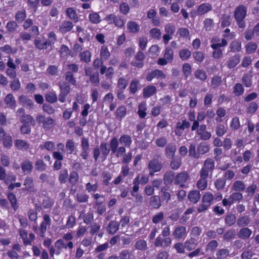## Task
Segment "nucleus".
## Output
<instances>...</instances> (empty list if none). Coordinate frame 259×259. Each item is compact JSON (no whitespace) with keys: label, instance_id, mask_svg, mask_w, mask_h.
Segmentation results:
<instances>
[{"label":"nucleus","instance_id":"f257e3e1","mask_svg":"<svg viewBox=\"0 0 259 259\" xmlns=\"http://www.w3.org/2000/svg\"><path fill=\"white\" fill-rule=\"evenodd\" d=\"M214 161L210 158H207L204 162L203 166L199 171V179L197 182V187L200 190H205L207 186V178L209 174L211 175L214 169Z\"/></svg>","mask_w":259,"mask_h":259},{"label":"nucleus","instance_id":"f03ea898","mask_svg":"<svg viewBox=\"0 0 259 259\" xmlns=\"http://www.w3.org/2000/svg\"><path fill=\"white\" fill-rule=\"evenodd\" d=\"M247 15V7L243 5L238 6L234 11V16L237 25L239 28H244L246 26L244 20Z\"/></svg>","mask_w":259,"mask_h":259},{"label":"nucleus","instance_id":"7ed1b4c3","mask_svg":"<svg viewBox=\"0 0 259 259\" xmlns=\"http://www.w3.org/2000/svg\"><path fill=\"white\" fill-rule=\"evenodd\" d=\"M67 71L65 73L64 77L65 82L73 85H76V80L74 73L78 71L79 67L75 63L68 64L67 65Z\"/></svg>","mask_w":259,"mask_h":259},{"label":"nucleus","instance_id":"20e7f679","mask_svg":"<svg viewBox=\"0 0 259 259\" xmlns=\"http://www.w3.org/2000/svg\"><path fill=\"white\" fill-rule=\"evenodd\" d=\"M51 225V219L50 215L48 214H45L43 215V221L40 223L38 228L36 226H33V230L39 237L44 238L48 227H50Z\"/></svg>","mask_w":259,"mask_h":259},{"label":"nucleus","instance_id":"39448f33","mask_svg":"<svg viewBox=\"0 0 259 259\" xmlns=\"http://www.w3.org/2000/svg\"><path fill=\"white\" fill-rule=\"evenodd\" d=\"M213 199L214 196L210 192L207 191L204 193L201 199V203L198 207V212L201 213L207 210L213 203Z\"/></svg>","mask_w":259,"mask_h":259},{"label":"nucleus","instance_id":"423d86ee","mask_svg":"<svg viewBox=\"0 0 259 259\" xmlns=\"http://www.w3.org/2000/svg\"><path fill=\"white\" fill-rule=\"evenodd\" d=\"M36 121L45 131H49L55 125V120L50 116L39 114L36 117Z\"/></svg>","mask_w":259,"mask_h":259},{"label":"nucleus","instance_id":"0eeeda50","mask_svg":"<svg viewBox=\"0 0 259 259\" xmlns=\"http://www.w3.org/2000/svg\"><path fill=\"white\" fill-rule=\"evenodd\" d=\"M60 93L58 96V100L61 103H64L66 101L67 96L70 92V87L68 82L65 81H59L58 83Z\"/></svg>","mask_w":259,"mask_h":259},{"label":"nucleus","instance_id":"6e6552de","mask_svg":"<svg viewBox=\"0 0 259 259\" xmlns=\"http://www.w3.org/2000/svg\"><path fill=\"white\" fill-rule=\"evenodd\" d=\"M149 180V176L143 175L141 177L140 175L138 174L133 180L134 186L133 187L132 190L131 192V195L134 196V194L138 192L140 189L139 185L140 184L142 185H146L148 183Z\"/></svg>","mask_w":259,"mask_h":259},{"label":"nucleus","instance_id":"1a4fd4ad","mask_svg":"<svg viewBox=\"0 0 259 259\" xmlns=\"http://www.w3.org/2000/svg\"><path fill=\"white\" fill-rule=\"evenodd\" d=\"M227 44V40L225 38H223L221 42L213 43L211 45L210 47L213 50L212 56L214 59L218 60L222 57L223 51L220 48L225 47Z\"/></svg>","mask_w":259,"mask_h":259},{"label":"nucleus","instance_id":"9d476101","mask_svg":"<svg viewBox=\"0 0 259 259\" xmlns=\"http://www.w3.org/2000/svg\"><path fill=\"white\" fill-rule=\"evenodd\" d=\"M162 168V165L157 158H153L149 162L148 168L149 170V176L152 177L154 174L160 171Z\"/></svg>","mask_w":259,"mask_h":259},{"label":"nucleus","instance_id":"9b49d317","mask_svg":"<svg viewBox=\"0 0 259 259\" xmlns=\"http://www.w3.org/2000/svg\"><path fill=\"white\" fill-rule=\"evenodd\" d=\"M146 56L142 51H138L135 56L134 59L131 61V65L138 68H142L144 65V61Z\"/></svg>","mask_w":259,"mask_h":259},{"label":"nucleus","instance_id":"f8f14e48","mask_svg":"<svg viewBox=\"0 0 259 259\" xmlns=\"http://www.w3.org/2000/svg\"><path fill=\"white\" fill-rule=\"evenodd\" d=\"M165 77L166 75L162 70L156 69L149 71L146 74L145 79L148 81H151L154 78L160 80L165 79Z\"/></svg>","mask_w":259,"mask_h":259},{"label":"nucleus","instance_id":"ddd939ff","mask_svg":"<svg viewBox=\"0 0 259 259\" xmlns=\"http://www.w3.org/2000/svg\"><path fill=\"white\" fill-rule=\"evenodd\" d=\"M190 123L186 119L182 120V121H178L175 127L174 133L176 136L181 137L184 133V131L189 128Z\"/></svg>","mask_w":259,"mask_h":259},{"label":"nucleus","instance_id":"4468645a","mask_svg":"<svg viewBox=\"0 0 259 259\" xmlns=\"http://www.w3.org/2000/svg\"><path fill=\"white\" fill-rule=\"evenodd\" d=\"M189 179V175L187 171H182L178 173L175 177L174 184L179 185L181 188L185 186V183Z\"/></svg>","mask_w":259,"mask_h":259},{"label":"nucleus","instance_id":"2eb2a0df","mask_svg":"<svg viewBox=\"0 0 259 259\" xmlns=\"http://www.w3.org/2000/svg\"><path fill=\"white\" fill-rule=\"evenodd\" d=\"M171 241V239L170 237H163L161 236V235H159L155 239L154 244L155 247L166 248L170 246Z\"/></svg>","mask_w":259,"mask_h":259},{"label":"nucleus","instance_id":"dca6fc26","mask_svg":"<svg viewBox=\"0 0 259 259\" xmlns=\"http://www.w3.org/2000/svg\"><path fill=\"white\" fill-rule=\"evenodd\" d=\"M53 158L55 161L53 165V170L55 171L59 170L62 167V161L64 159L62 154L59 151H54L52 153Z\"/></svg>","mask_w":259,"mask_h":259},{"label":"nucleus","instance_id":"f3484780","mask_svg":"<svg viewBox=\"0 0 259 259\" xmlns=\"http://www.w3.org/2000/svg\"><path fill=\"white\" fill-rule=\"evenodd\" d=\"M187 235L186 227L183 226L176 227L172 232V236L178 240L184 239Z\"/></svg>","mask_w":259,"mask_h":259},{"label":"nucleus","instance_id":"a211bd4d","mask_svg":"<svg viewBox=\"0 0 259 259\" xmlns=\"http://www.w3.org/2000/svg\"><path fill=\"white\" fill-rule=\"evenodd\" d=\"M81 152L80 154L81 158L83 160H87L89 155L90 145L89 141L87 139L83 138L81 142Z\"/></svg>","mask_w":259,"mask_h":259},{"label":"nucleus","instance_id":"6ab92c4d","mask_svg":"<svg viewBox=\"0 0 259 259\" xmlns=\"http://www.w3.org/2000/svg\"><path fill=\"white\" fill-rule=\"evenodd\" d=\"M20 166L22 171L25 175L31 173L33 170V163L29 159H25L21 162Z\"/></svg>","mask_w":259,"mask_h":259},{"label":"nucleus","instance_id":"aec40b11","mask_svg":"<svg viewBox=\"0 0 259 259\" xmlns=\"http://www.w3.org/2000/svg\"><path fill=\"white\" fill-rule=\"evenodd\" d=\"M169 188L168 186H163L159 191L161 201L166 203L170 200L171 197V194L168 192Z\"/></svg>","mask_w":259,"mask_h":259},{"label":"nucleus","instance_id":"412c9836","mask_svg":"<svg viewBox=\"0 0 259 259\" xmlns=\"http://www.w3.org/2000/svg\"><path fill=\"white\" fill-rule=\"evenodd\" d=\"M197 134L202 140H208L211 138V133L206 131V125L201 124L197 131Z\"/></svg>","mask_w":259,"mask_h":259},{"label":"nucleus","instance_id":"4be33fe9","mask_svg":"<svg viewBox=\"0 0 259 259\" xmlns=\"http://www.w3.org/2000/svg\"><path fill=\"white\" fill-rule=\"evenodd\" d=\"M156 91V88L154 85H148L143 90V97L145 99L149 98L153 96Z\"/></svg>","mask_w":259,"mask_h":259},{"label":"nucleus","instance_id":"5701e85b","mask_svg":"<svg viewBox=\"0 0 259 259\" xmlns=\"http://www.w3.org/2000/svg\"><path fill=\"white\" fill-rule=\"evenodd\" d=\"M212 9L211 5L207 3H204L199 5L197 8V14L199 16H202L210 11Z\"/></svg>","mask_w":259,"mask_h":259},{"label":"nucleus","instance_id":"b1692460","mask_svg":"<svg viewBox=\"0 0 259 259\" xmlns=\"http://www.w3.org/2000/svg\"><path fill=\"white\" fill-rule=\"evenodd\" d=\"M25 187L22 189L24 191L34 192V182L33 179L29 176L26 177L24 181Z\"/></svg>","mask_w":259,"mask_h":259},{"label":"nucleus","instance_id":"393cba45","mask_svg":"<svg viewBox=\"0 0 259 259\" xmlns=\"http://www.w3.org/2000/svg\"><path fill=\"white\" fill-rule=\"evenodd\" d=\"M201 194L199 190H193L190 191L188 195L189 200L193 204H196L200 200Z\"/></svg>","mask_w":259,"mask_h":259},{"label":"nucleus","instance_id":"a878e982","mask_svg":"<svg viewBox=\"0 0 259 259\" xmlns=\"http://www.w3.org/2000/svg\"><path fill=\"white\" fill-rule=\"evenodd\" d=\"M161 200L160 196L153 195L149 199V205L154 209H158L161 206Z\"/></svg>","mask_w":259,"mask_h":259},{"label":"nucleus","instance_id":"bb28decb","mask_svg":"<svg viewBox=\"0 0 259 259\" xmlns=\"http://www.w3.org/2000/svg\"><path fill=\"white\" fill-rule=\"evenodd\" d=\"M184 244L186 249L188 251H191L196 247L198 243L197 239L194 237H191L186 240Z\"/></svg>","mask_w":259,"mask_h":259},{"label":"nucleus","instance_id":"cd10ccee","mask_svg":"<svg viewBox=\"0 0 259 259\" xmlns=\"http://www.w3.org/2000/svg\"><path fill=\"white\" fill-rule=\"evenodd\" d=\"M73 27V23L69 21H64L59 26V30L62 34L69 32Z\"/></svg>","mask_w":259,"mask_h":259},{"label":"nucleus","instance_id":"c85d7f7f","mask_svg":"<svg viewBox=\"0 0 259 259\" xmlns=\"http://www.w3.org/2000/svg\"><path fill=\"white\" fill-rule=\"evenodd\" d=\"M119 224L116 221H110L107 227V232L111 235L115 234L119 230Z\"/></svg>","mask_w":259,"mask_h":259},{"label":"nucleus","instance_id":"c756f323","mask_svg":"<svg viewBox=\"0 0 259 259\" xmlns=\"http://www.w3.org/2000/svg\"><path fill=\"white\" fill-rule=\"evenodd\" d=\"M7 196L11 205L12 208L14 210L16 211L19 207L16 195L13 192H9L7 193Z\"/></svg>","mask_w":259,"mask_h":259},{"label":"nucleus","instance_id":"7c9ffc66","mask_svg":"<svg viewBox=\"0 0 259 259\" xmlns=\"http://www.w3.org/2000/svg\"><path fill=\"white\" fill-rule=\"evenodd\" d=\"M82 217L83 222L88 225L91 224L94 220L93 211L90 210L87 213H84V211L82 210L80 212L79 217Z\"/></svg>","mask_w":259,"mask_h":259},{"label":"nucleus","instance_id":"2f4dec72","mask_svg":"<svg viewBox=\"0 0 259 259\" xmlns=\"http://www.w3.org/2000/svg\"><path fill=\"white\" fill-rule=\"evenodd\" d=\"M251 234V230L247 227H243L239 231L237 235L239 238L246 240L248 239Z\"/></svg>","mask_w":259,"mask_h":259},{"label":"nucleus","instance_id":"473e14b6","mask_svg":"<svg viewBox=\"0 0 259 259\" xmlns=\"http://www.w3.org/2000/svg\"><path fill=\"white\" fill-rule=\"evenodd\" d=\"M240 61V56L239 54H235L231 57L227 62V67L229 69L235 67Z\"/></svg>","mask_w":259,"mask_h":259},{"label":"nucleus","instance_id":"72a5a7b5","mask_svg":"<svg viewBox=\"0 0 259 259\" xmlns=\"http://www.w3.org/2000/svg\"><path fill=\"white\" fill-rule=\"evenodd\" d=\"M175 177L174 172L172 171H166L163 176L164 186H168V185H170L173 182H174Z\"/></svg>","mask_w":259,"mask_h":259},{"label":"nucleus","instance_id":"f704fd0d","mask_svg":"<svg viewBox=\"0 0 259 259\" xmlns=\"http://www.w3.org/2000/svg\"><path fill=\"white\" fill-rule=\"evenodd\" d=\"M66 15L68 18L74 22H77L78 21V15L75 10L72 7H69L66 9Z\"/></svg>","mask_w":259,"mask_h":259},{"label":"nucleus","instance_id":"c9c22d12","mask_svg":"<svg viewBox=\"0 0 259 259\" xmlns=\"http://www.w3.org/2000/svg\"><path fill=\"white\" fill-rule=\"evenodd\" d=\"M209 145L206 142L200 143L197 147V151L199 153V158L200 155H204L208 153L209 151Z\"/></svg>","mask_w":259,"mask_h":259},{"label":"nucleus","instance_id":"e433bc0d","mask_svg":"<svg viewBox=\"0 0 259 259\" xmlns=\"http://www.w3.org/2000/svg\"><path fill=\"white\" fill-rule=\"evenodd\" d=\"M119 142L121 145H124L125 147L130 148L133 141L132 137L129 135L123 134L120 137Z\"/></svg>","mask_w":259,"mask_h":259},{"label":"nucleus","instance_id":"4c0bfd02","mask_svg":"<svg viewBox=\"0 0 259 259\" xmlns=\"http://www.w3.org/2000/svg\"><path fill=\"white\" fill-rule=\"evenodd\" d=\"M14 144L15 147L20 150L27 151L29 148V144L24 140L17 139Z\"/></svg>","mask_w":259,"mask_h":259},{"label":"nucleus","instance_id":"58836bf2","mask_svg":"<svg viewBox=\"0 0 259 259\" xmlns=\"http://www.w3.org/2000/svg\"><path fill=\"white\" fill-rule=\"evenodd\" d=\"M100 147L102 154L101 158H102V161H104L109 155L111 150L110 147H108V144L105 142H102Z\"/></svg>","mask_w":259,"mask_h":259},{"label":"nucleus","instance_id":"ea45409f","mask_svg":"<svg viewBox=\"0 0 259 259\" xmlns=\"http://www.w3.org/2000/svg\"><path fill=\"white\" fill-rule=\"evenodd\" d=\"M182 165V158L179 155L173 156L170 161V167L172 169H178Z\"/></svg>","mask_w":259,"mask_h":259},{"label":"nucleus","instance_id":"a19ab883","mask_svg":"<svg viewBox=\"0 0 259 259\" xmlns=\"http://www.w3.org/2000/svg\"><path fill=\"white\" fill-rule=\"evenodd\" d=\"M52 240L50 238L47 237L45 238L43 241V245L49 250V253L52 257H53L55 254V249L52 245Z\"/></svg>","mask_w":259,"mask_h":259},{"label":"nucleus","instance_id":"79ce46f5","mask_svg":"<svg viewBox=\"0 0 259 259\" xmlns=\"http://www.w3.org/2000/svg\"><path fill=\"white\" fill-rule=\"evenodd\" d=\"M20 121L22 124L34 126L35 122L34 119L30 115L26 114L21 116Z\"/></svg>","mask_w":259,"mask_h":259},{"label":"nucleus","instance_id":"37998d69","mask_svg":"<svg viewBox=\"0 0 259 259\" xmlns=\"http://www.w3.org/2000/svg\"><path fill=\"white\" fill-rule=\"evenodd\" d=\"M114 70L112 67L107 68L105 66H102L100 68V73L102 75L106 73L105 76L107 78H112L114 74Z\"/></svg>","mask_w":259,"mask_h":259},{"label":"nucleus","instance_id":"c03bdc74","mask_svg":"<svg viewBox=\"0 0 259 259\" xmlns=\"http://www.w3.org/2000/svg\"><path fill=\"white\" fill-rule=\"evenodd\" d=\"M126 115V108L124 105L119 106L116 109L115 115L117 119L121 120Z\"/></svg>","mask_w":259,"mask_h":259},{"label":"nucleus","instance_id":"a18cd8bd","mask_svg":"<svg viewBox=\"0 0 259 259\" xmlns=\"http://www.w3.org/2000/svg\"><path fill=\"white\" fill-rule=\"evenodd\" d=\"M111 56L107 46H102L100 50V57L102 61H107Z\"/></svg>","mask_w":259,"mask_h":259},{"label":"nucleus","instance_id":"49530a36","mask_svg":"<svg viewBox=\"0 0 259 259\" xmlns=\"http://www.w3.org/2000/svg\"><path fill=\"white\" fill-rule=\"evenodd\" d=\"M177 147L174 143H169L166 146L165 148V154L167 157L175 156Z\"/></svg>","mask_w":259,"mask_h":259},{"label":"nucleus","instance_id":"de8ad7c7","mask_svg":"<svg viewBox=\"0 0 259 259\" xmlns=\"http://www.w3.org/2000/svg\"><path fill=\"white\" fill-rule=\"evenodd\" d=\"M236 222V217L233 213L227 214L225 217V223L226 226L231 227L235 224Z\"/></svg>","mask_w":259,"mask_h":259},{"label":"nucleus","instance_id":"09e8293b","mask_svg":"<svg viewBox=\"0 0 259 259\" xmlns=\"http://www.w3.org/2000/svg\"><path fill=\"white\" fill-rule=\"evenodd\" d=\"M246 186L244 182L241 180H237L234 182L232 186V189L235 192H243L245 189Z\"/></svg>","mask_w":259,"mask_h":259},{"label":"nucleus","instance_id":"8fccbe9b","mask_svg":"<svg viewBox=\"0 0 259 259\" xmlns=\"http://www.w3.org/2000/svg\"><path fill=\"white\" fill-rule=\"evenodd\" d=\"M140 85V81L137 78H134L132 80L128 90L131 94L134 95L138 90Z\"/></svg>","mask_w":259,"mask_h":259},{"label":"nucleus","instance_id":"3c124183","mask_svg":"<svg viewBox=\"0 0 259 259\" xmlns=\"http://www.w3.org/2000/svg\"><path fill=\"white\" fill-rule=\"evenodd\" d=\"M195 77L201 81H205L207 78L206 72L203 69H196L194 73Z\"/></svg>","mask_w":259,"mask_h":259},{"label":"nucleus","instance_id":"603ef678","mask_svg":"<svg viewBox=\"0 0 259 259\" xmlns=\"http://www.w3.org/2000/svg\"><path fill=\"white\" fill-rule=\"evenodd\" d=\"M80 60L81 62L88 63L91 60V53L89 50L83 51L79 54Z\"/></svg>","mask_w":259,"mask_h":259},{"label":"nucleus","instance_id":"864d4df0","mask_svg":"<svg viewBox=\"0 0 259 259\" xmlns=\"http://www.w3.org/2000/svg\"><path fill=\"white\" fill-rule=\"evenodd\" d=\"M127 28L130 32L136 33L140 31V27L136 22L130 21L127 24Z\"/></svg>","mask_w":259,"mask_h":259},{"label":"nucleus","instance_id":"5fc2aeb1","mask_svg":"<svg viewBox=\"0 0 259 259\" xmlns=\"http://www.w3.org/2000/svg\"><path fill=\"white\" fill-rule=\"evenodd\" d=\"M19 101L23 106H26L30 108L33 106V102L32 100L25 95H21L19 97Z\"/></svg>","mask_w":259,"mask_h":259},{"label":"nucleus","instance_id":"6e6d98bb","mask_svg":"<svg viewBox=\"0 0 259 259\" xmlns=\"http://www.w3.org/2000/svg\"><path fill=\"white\" fill-rule=\"evenodd\" d=\"M119 141L115 137L110 139L109 143V147L111 151V154H114L117 151L119 146Z\"/></svg>","mask_w":259,"mask_h":259},{"label":"nucleus","instance_id":"4d7b16f0","mask_svg":"<svg viewBox=\"0 0 259 259\" xmlns=\"http://www.w3.org/2000/svg\"><path fill=\"white\" fill-rule=\"evenodd\" d=\"M229 48L230 52H238L241 51L242 48L241 42L238 40H234L230 44Z\"/></svg>","mask_w":259,"mask_h":259},{"label":"nucleus","instance_id":"13d9d810","mask_svg":"<svg viewBox=\"0 0 259 259\" xmlns=\"http://www.w3.org/2000/svg\"><path fill=\"white\" fill-rule=\"evenodd\" d=\"M5 102L8 107L14 108L16 106V103L15 98L12 94H8L5 99Z\"/></svg>","mask_w":259,"mask_h":259},{"label":"nucleus","instance_id":"bf43d9fd","mask_svg":"<svg viewBox=\"0 0 259 259\" xmlns=\"http://www.w3.org/2000/svg\"><path fill=\"white\" fill-rule=\"evenodd\" d=\"M79 180L78 174L75 171L70 172L68 182L71 185L72 187L75 186L78 183Z\"/></svg>","mask_w":259,"mask_h":259},{"label":"nucleus","instance_id":"052dcab7","mask_svg":"<svg viewBox=\"0 0 259 259\" xmlns=\"http://www.w3.org/2000/svg\"><path fill=\"white\" fill-rule=\"evenodd\" d=\"M89 20L91 23L94 24L100 23L102 20L98 12H93L89 15Z\"/></svg>","mask_w":259,"mask_h":259},{"label":"nucleus","instance_id":"680f3d73","mask_svg":"<svg viewBox=\"0 0 259 259\" xmlns=\"http://www.w3.org/2000/svg\"><path fill=\"white\" fill-rule=\"evenodd\" d=\"M0 51L8 55H14L17 53V49L16 48H12L9 45H5L0 47Z\"/></svg>","mask_w":259,"mask_h":259},{"label":"nucleus","instance_id":"e2e57ef3","mask_svg":"<svg viewBox=\"0 0 259 259\" xmlns=\"http://www.w3.org/2000/svg\"><path fill=\"white\" fill-rule=\"evenodd\" d=\"M252 76L248 73L243 74L241 81L245 87L250 88L252 85Z\"/></svg>","mask_w":259,"mask_h":259},{"label":"nucleus","instance_id":"0e129e2a","mask_svg":"<svg viewBox=\"0 0 259 259\" xmlns=\"http://www.w3.org/2000/svg\"><path fill=\"white\" fill-rule=\"evenodd\" d=\"M26 18V13L25 10H19L15 14V18L16 21L19 23L23 22Z\"/></svg>","mask_w":259,"mask_h":259},{"label":"nucleus","instance_id":"69168bd1","mask_svg":"<svg viewBox=\"0 0 259 259\" xmlns=\"http://www.w3.org/2000/svg\"><path fill=\"white\" fill-rule=\"evenodd\" d=\"M250 222V218L248 215H243L239 217L237 222V224L239 227H244L247 226Z\"/></svg>","mask_w":259,"mask_h":259},{"label":"nucleus","instance_id":"338daca9","mask_svg":"<svg viewBox=\"0 0 259 259\" xmlns=\"http://www.w3.org/2000/svg\"><path fill=\"white\" fill-rule=\"evenodd\" d=\"M215 134L218 137H223L227 132V128L223 124H218L215 129Z\"/></svg>","mask_w":259,"mask_h":259},{"label":"nucleus","instance_id":"774afa93","mask_svg":"<svg viewBox=\"0 0 259 259\" xmlns=\"http://www.w3.org/2000/svg\"><path fill=\"white\" fill-rule=\"evenodd\" d=\"M229 250L227 248L218 250L216 253L217 259H225L229 256Z\"/></svg>","mask_w":259,"mask_h":259}]
</instances>
